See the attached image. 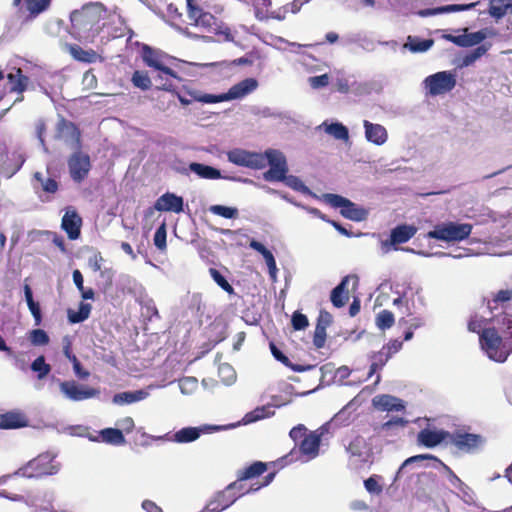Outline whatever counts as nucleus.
Wrapping results in <instances>:
<instances>
[{
  "label": "nucleus",
  "instance_id": "423d86ee",
  "mask_svg": "<svg viewBox=\"0 0 512 512\" xmlns=\"http://www.w3.org/2000/svg\"><path fill=\"white\" fill-rule=\"evenodd\" d=\"M472 229L473 226L469 223L449 221L437 224L427 233V237L444 242H460L470 236Z\"/></svg>",
  "mask_w": 512,
  "mask_h": 512
},
{
  "label": "nucleus",
  "instance_id": "c03bdc74",
  "mask_svg": "<svg viewBox=\"0 0 512 512\" xmlns=\"http://www.w3.org/2000/svg\"><path fill=\"white\" fill-rule=\"evenodd\" d=\"M489 48H490V45H488V46L480 45L477 48H475L474 50L468 52L462 58L461 66L462 67H467V66L472 65L476 60H478L483 55H485L487 53V51L489 50Z\"/></svg>",
  "mask_w": 512,
  "mask_h": 512
},
{
  "label": "nucleus",
  "instance_id": "a18cd8bd",
  "mask_svg": "<svg viewBox=\"0 0 512 512\" xmlns=\"http://www.w3.org/2000/svg\"><path fill=\"white\" fill-rule=\"evenodd\" d=\"M91 311V305L86 303H81L79 310L77 312L69 310L68 311V319L71 323H80L85 321Z\"/></svg>",
  "mask_w": 512,
  "mask_h": 512
},
{
  "label": "nucleus",
  "instance_id": "4468645a",
  "mask_svg": "<svg viewBox=\"0 0 512 512\" xmlns=\"http://www.w3.org/2000/svg\"><path fill=\"white\" fill-rule=\"evenodd\" d=\"M82 227V218L72 206L65 209L62 217L61 228L66 232L70 240H76L80 237Z\"/></svg>",
  "mask_w": 512,
  "mask_h": 512
},
{
  "label": "nucleus",
  "instance_id": "aec40b11",
  "mask_svg": "<svg viewBox=\"0 0 512 512\" xmlns=\"http://www.w3.org/2000/svg\"><path fill=\"white\" fill-rule=\"evenodd\" d=\"M450 432L445 430H431L424 428L419 431L417 441L420 445L427 448H433L445 440H449Z\"/></svg>",
  "mask_w": 512,
  "mask_h": 512
},
{
  "label": "nucleus",
  "instance_id": "f8f14e48",
  "mask_svg": "<svg viewBox=\"0 0 512 512\" xmlns=\"http://www.w3.org/2000/svg\"><path fill=\"white\" fill-rule=\"evenodd\" d=\"M228 160L238 166L251 169H263L265 167L262 153L249 152L242 149H234L228 152Z\"/></svg>",
  "mask_w": 512,
  "mask_h": 512
},
{
  "label": "nucleus",
  "instance_id": "a878e982",
  "mask_svg": "<svg viewBox=\"0 0 512 512\" xmlns=\"http://www.w3.org/2000/svg\"><path fill=\"white\" fill-rule=\"evenodd\" d=\"M28 426L26 415L19 411L0 414V429H18Z\"/></svg>",
  "mask_w": 512,
  "mask_h": 512
},
{
  "label": "nucleus",
  "instance_id": "e2e57ef3",
  "mask_svg": "<svg viewBox=\"0 0 512 512\" xmlns=\"http://www.w3.org/2000/svg\"><path fill=\"white\" fill-rule=\"evenodd\" d=\"M188 17L195 24L196 20L204 13L203 9L198 6L195 0H187Z\"/></svg>",
  "mask_w": 512,
  "mask_h": 512
},
{
  "label": "nucleus",
  "instance_id": "f257e3e1",
  "mask_svg": "<svg viewBox=\"0 0 512 512\" xmlns=\"http://www.w3.org/2000/svg\"><path fill=\"white\" fill-rule=\"evenodd\" d=\"M106 10L100 3L84 5L70 15L72 34L78 39H93L102 30Z\"/></svg>",
  "mask_w": 512,
  "mask_h": 512
},
{
  "label": "nucleus",
  "instance_id": "473e14b6",
  "mask_svg": "<svg viewBox=\"0 0 512 512\" xmlns=\"http://www.w3.org/2000/svg\"><path fill=\"white\" fill-rule=\"evenodd\" d=\"M274 415V411L271 409L270 405L256 407L254 410L248 412L243 417L242 421L244 424H251L256 421L268 418Z\"/></svg>",
  "mask_w": 512,
  "mask_h": 512
},
{
  "label": "nucleus",
  "instance_id": "3c124183",
  "mask_svg": "<svg viewBox=\"0 0 512 512\" xmlns=\"http://www.w3.org/2000/svg\"><path fill=\"white\" fill-rule=\"evenodd\" d=\"M209 211L217 216H221L226 219H234L238 216V210L234 207H227L223 205H212Z\"/></svg>",
  "mask_w": 512,
  "mask_h": 512
},
{
  "label": "nucleus",
  "instance_id": "cd10ccee",
  "mask_svg": "<svg viewBox=\"0 0 512 512\" xmlns=\"http://www.w3.org/2000/svg\"><path fill=\"white\" fill-rule=\"evenodd\" d=\"M509 303H512V287L500 289L499 291L492 293L491 298L487 300V308L491 313H493L500 307H506Z\"/></svg>",
  "mask_w": 512,
  "mask_h": 512
},
{
  "label": "nucleus",
  "instance_id": "c85d7f7f",
  "mask_svg": "<svg viewBox=\"0 0 512 512\" xmlns=\"http://www.w3.org/2000/svg\"><path fill=\"white\" fill-rule=\"evenodd\" d=\"M350 276H345L341 282L331 291L330 300L334 307L341 308L349 300L348 282Z\"/></svg>",
  "mask_w": 512,
  "mask_h": 512
},
{
  "label": "nucleus",
  "instance_id": "5fc2aeb1",
  "mask_svg": "<svg viewBox=\"0 0 512 512\" xmlns=\"http://www.w3.org/2000/svg\"><path fill=\"white\" fill-rule=\"evenodd\" d=\"M166 238H167V229H166V223L163 222L156 230L155 234H154V238H153V241H154V245L160 250V251H165L166 248H167V243H166Z\"/></svg>",
  "mask_w": 512,
  "mask_h": 512
},
{
  "label": "nucleus",
  "instance_id": "5701e85b",
  "mask_svg": "<svg viewBox=\"0 0 512 512\" xmlns=\"http://www.w3.org/2000/svg\"><path fill=\"white\" fill-rule=\"evenodd\" d=\"M218 429L217 426L184 427L173 434L172 440L177 443H189L197 440L202 433Z\"/></svg>",
  "mask_w": 512,
  "mask_h": 512
},
{
  "label": "nucleus",
  "instance_id": "e433bc0d",
  "mask_svg": "<svg viewBox=\"0 0 512 512\" xmlns=\"http://www.w3.org/2000/svg\"><path fill=\"white\" fill-rule=\"evenodd\" d=\"M227 493L228 492H227V488H226L223 492L219 493L214 500L209 502V504L206 506L205 511L206 512H221L224 509L228 508L230 505H232L235 502V500L237 499V496H233V497L229 498L228 500H226L224 503H221V499L224 498Z\"/></svg>",
  "mask_w": 512,
  "mask_h": 512
},
{
  "label": "nucleus",
  "instance_id": "a19ab883",
  "mask_svg": "<svg viewBox=\"0 0 512 512\" xmlns=\"http://www.w3.org/2000/svg\"><path fill=\"white\" fill-rule=\"evenodd\" d=\"M323 126L325 127V132L333 136L335 139L343 141H347L349 139V131L342 123H323Z\"/></svg>",
  "mask_w": 512,
  "mask_h": 512
},
{
  "label": "nucleus",
  "instance_id": "8fccbe9b",
  "mask_svg": "<svg viewBox=\"0 0 512 512\" xmlns=\"http://www.w3.org/2000/svg\"><path fill=\"white\" fill-rule=\"evenodd\" d=\"M281 182H284L286 186L289 188L301 192V193H310L309 188L303 183V181L294 175H285V179Z\"/></svg>",
  "mask_w": 512,
  "mask_h": 512
},
{
  "label": "nucleus",
  "instance_id": "c756f323",
  "mask_svg": "<svg viewBox=\"0 0 512 512\" xmlns=\"http://www.w3.org/2000/svg\"><path fill=\"white\" fill-rule=\"evenodd\" d=\"M7 79L11 86V92L22 94L27 89L29 78L22 73L20 68L16 69L15 73H9Z\"/></svg>",
  "mask_w": 512,
  "mask_h": 512
},
{
  "label": "nucleus",
  "instance_id": "f704fd0d",
  "mask_svg": "<svg viewBox=\"0 0 512 512\" xmlns=\"http://www.w3.org/2000/svg\"><path fill=\"white\" fill-rule=\"evenodd\" d=\"M153 77L151 78L147 71L145 70H135L131 77V83L134 87L147 91L151 89L153 82Z\"/></svg>",
  "mask_w": 512,
  "mask_h": 512
},
{
  "label": "nucleus",
  "instance_id": "ddd939ff",
  "mask_svg": "<svg viewBox=\"0 0 512 512\" xmlns=\"http://www.w3.org/2000/svg\"><path fill=\"white\" fill-rule=\"evenodd\" d=\"M59 387L61 392L72 401H82L98 394L96 389L79 385L74 380L62 381Z\"/></svg>",
  "mask_w": 512,
  "mask_h": 512
},
{
  "label": "nucleus",
  "instance_id": "20e7f679",
  "mask_svg": "<svg viewBox=\"0 0 512 512\" xmlns=\"http://www.w3.org/2000/svg\"><path fill=\"white\" fill-rule=\"evenodd\" d=\"M479 343L487 356L495 362L503 363L512 354V347L494 327L481 331Z\"/></svg>",
  "mask_w": 512,
  "mask_h": 512
},
{
  "label": "nucleus",
  "instance_id": "412c9836",
  "mask_svg": "<svg viewBox=\"0 0 512 512\" xmlns=\"http://www.w3.org/2000/svg\"><path fill=\"white\" fill-rule=\"evenodd\" d=\"M183 205L184 202L181 196L167 192L156 200L154 208L157 211H170L174 213H180L183 211Z\"/></svg>",
  "mask_w": 512,
  "mask_h": 512
},
{
  "label": "nucleus",
  "instance_id": "9d476101",
  "mask_svg": "<svg viewBox=\"0 0 512 512\" xmlns=\"http://www.w3.org/2000/svg\"><path fill=\"white\" fill-rule=\"evenodd\" d=\"M424 83L429 95L438 96L453 90L456 86V78L449 71H441L428 76Z\"/></svg>",
  "mask_w": 512,
  "mask_h": 512
},
{
  "label": "nucleus",
  "instance_id": "ea45409f",
  "mask_svg": "<svg viewBox=\"0 0 512 512\" xmlns=\"http://www.w3.org/2000/svg\"><path fill=\"white\" fill-rule=\"evenodd\" d=\"M51 0H24L30 18H35L49 8Z\"/></svg>",
  "mask_w": 512,
  "mask_h": 512
},
{
  "label": "nucleus",
  "instance_id": "bb28decb",
  "mask_svg": "<svg viewBox=\"0 0 512 512\" xmlns=\"http://www.w3.org/2000/svg\"><path fill=\"white\" fill-rule=\"evenodd\" d=\"M417 232L416 227L411 225H398L392 229L389 242H384L385 245H397L408 242Z\"/></svg>",
  "mask_w": 512,
  "mask_h": 512
},
{
  "label": "nucleus",
  "instance_id": "72a5a7b5",
  "mask_svg": "<svg viewBox=\"0 0 512 512\" xmlns=\"http://www.w3.org/2000/svg\"><path fill=\"white\" fill-rule=\"evenodd\" d=\"M496 321L503 339L512 347V314L502 313Z\"/></svg>",
  "mask_w": 512,
  "mask_h": 512
},
{
  "label": "nucleus",
  "instance_id": "bf43d9fd",
  "mask_svg": "<svg viewBox=\"0 0 512 512\" xmlns=\"http://www.w3.org/2000/svg\"><path fill=\"white\" fill-rule=\"evenodd\" d=\"M262 256L264 257L265 262L267 264L268 272H269V276H270L271 281L276 282L278 268H277V265H276V260L274 258V255L272 254V252L270 250L267 249L262 254Z\"/></svg>",
  "mask_w": 512,
  "mask_h": 512
},
{
  "label": "nucleus",
  "instance_id": "0eeeda50",
  "mask_svg": "<svg viewBox=\"0 0 512 512\" xmlns=\"http://www.w3.org/2000/svg\"><path fill=\"white\" fill-rule=\"evenodd\" d=\"M265 166L268 164L270 168L264 172L263 178L268 182H279L285 179L288 172L287 160L284 154L275 149H268L262 153Z\"/></svg>",
  "mask_w": 512,
  "mask_h": 512
},
{
  "label": "nucleus",
  "instance_id": "a211bd4d",
  "mask_svg": "<svg viewBox=\"0 0 512 512\" xmlns=\"http://www.w3.org/2000/svg\"><path fill=\"white\" fill-rule=\"evenodd\" d=\"M56 137L76 147L81 144V132L73 122L61 117L56 126Z\"/></svg>",
  "mask_w": 512,
  "mask_h": 512
},
{
  "label": "nucleus",
  "instance_id": "052dcab7",
  "mask_svg": "<svg viewBox=\"0 0 512 512\" xmlns=\"http://www.w3.org/2000/svg\"><path fill=\"white\" fill-rule=\"evenodd\" d=\"M486 324V319L483 316L478 314H474L470 317L467 328L470 332L481 334V331L484 330V326Z\"/></svg>",
  "mask_w": 512,
  "mask_h": 512
},
{
  "label": "nucleus",
  "instance_id": "603ef678",
  "mask_svg": "<svg viewBox=\"0 0 512 512\" xmlns=\"http://www.w3.org/2000/svg\"><path fill=\"white\" fill-rule=\"evenodd\" d=\"M381 480V476L372 475L364 481V487L370 494L379 495L383 491V486L380 483Z\"/></svg>",
  "mask_w": 512,
  "mask_h": 512
},
{
  "label": "nucleus",
  "instance_id": "39448f33",
  "mask_svg": "<svg viewBox=\"0 0 512 512\" xmlns=\"http://www.w3.org/2000/svg\"><path fill=\"white\" fill-rule=\"evenodd\" d=\"M58 470L59 464L55 462V457L49 453H42L19 468L15 474L26 478H42L54 475Z\"/></svg>",
  "mask_w": 512,
  "mask_h": 512
},
{
  "label": "nucleus",
  "instance_id": "0e129e2a",
  "mask_svg": "<svg viewBox=\"0 0 512 512\" xmlns=\"http://www.w3.org/2000/svg\"><path fill=\"white\" fill-rule=\"evenodd\" d=\"M291 322L294 330H303L309 325L307 316L300 312L293 313Z\"/></svg>",
  "mask_w": 512,
  "mask_h": 512
},
{
  "label": "nucleus",
  "instance_id": "f3484780",
  "mask_svg": "<svg viewBox=\"0 0 512 512\" xmlns=\"http://www.w3.org/2000/svg\"><path fill=\"white\" fill-rule=\"evenodd\" d=\"M173 66L174 64L168 65L169 74L162 71H154L153 80L156 89L176 93L177 83L182 82L183 79L174 71Z\"/></svg>",
  "mask_w": 512,
  "mask_h": 512
},
{
  "label": "nucleus",
  "instance_id": "dca6fc26",
  "mask_svg": "<svg viewBox=\"0 0 512 512\" xmlns=\"http://www.w3.org/2000/svg\"><path fill=\"white\" fill-rule=\"evenodd\" d=\"M448 442L454 445L459 451L469 453L481 444L482 438L477 434L457 431L455 433H450Z\"/></svg>",
  "mask_w": 512,
  "mask_h": 512
},
{
  "label": "nucleus",
  "instance_id": "49530a36",
  "mask_svg": "<svg viewBox=\"0 0 512 512\" xmlns=\"http://www.w3.org/2000/svg\"><path fill=\"white\" fill-rule=\"evenodd\" d=\"M33 177L41 184L44 192L55 194L58 191L59 183L54 178L44 179L41 172H35Z\"/></svg>",
  "mask_w": 512,
  "mask_h": 512
},
{
  "label": "nucleus",
  "instance_id": "393cba45",
  "mask_svg": "<svg viewBox=\"0 0 512 512\" xmlns=\"http://www.w3.org/2000/svg\"><path fill=\"white\" fill-rule=\"evenodd\" d=\"M365 137L367 141L375 145H383L388 139V133L384 126L364 120Z\"/></svg>",
  "mask_w": 512,
  "mask_h": 512
},
{
  "label": "nucleus",
  "instance_id": "58836bf2",
  "mask_svg": "<svg viewBox=\"0 0 512 512\" xmlns=\"http://www.w3.org/2000/svg\"><path fill=\"white\" fill-rule=\"evenodd\" d=\"M101 437L104 442L112 445H123L126 440L120 429L106 428L101 431Z\"/></svg>",
  "mask_w": 512,
  "mask_h": 512
},
{
  "label": "nucleus",
  "instance_id": "37998d69",
  "mask_svg": "<svg viewBox=\"0 0 512 512\" xmlns=\"http://www.w3.org/2000/svg\"><path fill=\"white\" fill-rule=\"evenodd\" d=\"M194 25L201 27L208 32H217V19L209 12L204 11V13L196 20Z\"/></svg>",
  "mask_w": 512,
  "mask_h": 512
},
{
  "label": "nucleus",
  "instance_id": "864d4df0",
  "mask_svg": "<svg viewBox=\"0 0 512 512\" xmlns=\"http://www.w3.org/2000/svg\"><path fill=\"white\" fill-rule=\"evenodd\" d=\"M376 324L382 330L391 328L394 324L393 313L389 310H382L377 314Z\"/></svg>",
  "mask_w": 512,
  "mask_h": 512
},
{
  "label": "nucleus",
  "instance_id": "7ed1b4c3",
  "mask_svg": "<svg viewBox=\"0 0 512 512\" xmlns=\"http://www.w3.org/2000/svg\"><path fill=\"white\" fill-rule=\"evenodd\" d=\"M258 87V81L255 78H245L234 84L226 93L219 95L200 93L199 91H190L192 99L197 102L215 104L225 101L242 99L252 93Z\"/></svg>",
  "mask_w": 512,
  "mask_h": 512
},
{
  "label": "nucleus",
  "instance_id": "2eb2a0df",
  "mask_svg": "<svg viewBox=\"0 0 512 512\" xmlns=\"http://www.w3.org/2000/svg\"><path fill=\"white\" fill-rule=\"evenodd\" d=\"M402 345L403 343L400 340H391L386 346L382 348L381 351L376 353L373 356L374 361L371 363L369 368L368 378L375 374L378 370H381L389 358L402 348Z\"/></svg>",
  "mask_w": 512,
  "mask_h": 512
},
{
  "label": "nucleus",
  "instance_id": "f03ea898",
  "mask_svg": "<svg viewBox=\"0 0 512 512\" xmlns=\"http://www.w3.org/2000/svg\"><path fill=\"white\" fill-rule=\"evenodd\" d=\"M327 431L325 425L314 431H308L305 425L298 424L290 430L289 436L298 446L299 452L310 460L318 456L321 439Z\"/></svg>",
  "mask_w": 512,
  "mask_h": 512
},
{
  "label": "nucleus",
  "instance_id": "4c0bfd02",
  "mask_svg": "<svg viewBox=\"0 0 512 512\" xmlns=\"http://www.w3.org/2000/svg\"><path fill=\"white\" fill-rule=\"evenodd\" d=\"M511 0H490L489 3V14L495 19L503 18L507 10L512 6Z\"/></svg>",
  "mask_w": 512,
  "mask_h": 512
},
{
  "label": "nucleus",
  "instance_id": "6e6552de",
  "mask_svg": "<svg viewBox=\"0 0 512 512\" xmlns=\"http://www.w3.org/2000/svg\"><path fill=\"white\" fill-rule=\"evenodd\" d=\"M323 199L333 208H340L341 215L349 220L358 222L365 220L367 217L365 209L358 207L355 203L341 195L326 193L323 195Z\"/></svg>",
  "mask_w": 512,
  "mask_h": 512
},
{
  "label": "nucleus",
  "instance_id": "4d7b16f0",
  "mask_svg": "<svg viewBox=\"0 0 512 512\" xmlns=\"http://www.w3.org/2000/svg\"><path fill=\"white\" fill-rule=\"evenodd\" d=\"M423 460H435V461H438L437 457H435L433 455H430V454H419V455H415V456L409 457L399 467V469L397 471V477H399L400 474L403 473V471L408 466H410L411 464L417 463V462H421Z\"/></svg>",
  "mask_w": 512,
  "mask_h": 512
},
{
  "label": "nucleus",
  "instance_id": "2f4dec72",
  "mask_svg": "<svg viewBox=\"0 0 512 512\" xmlns=\"http://www.w3.org/2000/svg\"><path fill=\"white\" fill-rule=\"evenodd\" d=\"M189 169L203 179H219L221 178L220 170L205 164L192 162Z\"/></svg>",
  "mask_w": 512,
  "mask_h": 512
},
{
  "label": "nucleus",
  "instance_id": "69168bd1",
  "mask_svg": "<svg viewBox=\"0 0 512 512\" xmlns=\"http://www.w3.org/2000/svg\"><path fill=\"white\" fill-rule=\"evenodd\" d=\"M326 341V329L316 325L313 337V344L316 348H322Z\"/></svg>",
  "mask_w": 512,
  "mask_h": 512
},
{
  "label": "nucleus",
  "instance_id": "13d9d810",
  "mask_svg": "<svg viewBox=\"0 0 512 512\" xmlns=\"http://www.w3.org/2000/svg\"><path fill=\"white\" fill-rule=\"evenodd\" d=\"M270 350L274 358L286 367H291L294 371H302L299 366H292L289 358L273 342L270 343Z\"/></svg>",
  "mask_w": 512,
  "mask_h": 512
},
{
  "label": "nucleus",
  "instance_id": "c9c22d12",
  "mask_svg": "<svg viewBox=\"0 0 512 512\" xmlns=\"http://www.w3.org/2000/svg\"><path fill=\"white\" fill-rule=\"evenodd\" d=\"M147 396V393L143 390H137L133 392H122L115 394L113 402L116 404H131L140 400H143Z\"/></svg>",
  "mask_w": 512,
  "mask_h": 512
},
{
  "label": "nucleus",
  "instance_id": "b1692460",
  "mask_svg": "<svg viewBox=\"0 0 512 512\" xmlns=\"http://www.w3.org/2000/svg\"><path fill=\"white\" fill-rule=\"evenodd\" d=\"M373 406L380 411H402L405 406L401 399L389 395L381 394L372 399Z\"/></svg>",
  "mask_w": 512,
  "mask_h": 512
},
{
  "label": "nucleus",
  "instance_id": "6ab92c4d",
  "mask_svg": "<svg viewBox=\"0 0 512 512\" xmlns=\"http://www.w3.org/2000/svg\"><path fill=\"white\" fill-rule=\"evenodd\" d=\"M267 471V464L261 461H255L248 467L239 470L237 480L227 486V492H231L236 488L242 487V482L254 479Z\"/></svg>",
  "mask_w": 512,
  "mask_h": 512
},
{
  "label": "nucleus",
  "instance_id": "4be33fe9",
  "mask_svg": "<svg viewBox=\"0 0 512 512\" xmlns=\"http://www.w3.org/2000/svg\"><path fill=\"white\" fill-rule=\"evenodd\" d=\"M487 37V34L484 30H479L477 32L466 33L462 35H452L447 34L444 35V38L459 47H472L480 44Z\"/></svg>",
  "mask_w": 512,
  "mask_h": 512
},
{
  "label": "nucleus",
  "instance_id": "1a4fd4ad",
  "mask_svg": "<svg viewBox=\"0 0 512 512\" xmlns=\"http://www.w3.org/2000/svg\"><path fill=\"white\" fill-rule=\"evenodd\" d=\"M143 63L153 71L169 74V64H175V58L161 49L144 44L140 51Z\"/></svg>",
  "mask_w": 512,
  "mask_h": 512
},
{
  "label": "nucleus",
  "instance_id": "9b49d317",
  "mask_svg": "<svg viewBox=\"0 0 512 512\" xmlns=\"http://www.w3.org/2000/svg\"><path fill=\"white\" fill-rule=\"evenodd\" d=\"M68 168L72 180L76 183H81L87 178L91 169L89 155L81 151L74 152L68 159Z\"/></svg>",
  "mask_w": 512,
  "mask_h": 512
},
{
  "label": "nucleus",
  "instance_id": "6e6d98bb",
  "mask_svg": "<svg viewBox=\"0 0 512 512\" xmlns=\"http://www.w3.org/2000/svg\"><path fill=\"white\" fill-rule=\"evenodd\" d=\"M29 340L34 346H44L50 341L48 334L43 329H33L30 331Z\"/></svg>",
  "mask_w": 512,
  "mask_h": 512
},
{
  "label": "nucleus",
  "instance_id": "774afa93",
  "mask_svg": "<svg viewBox=\"0 0 512 512\" xmlns=\"http://www.w3.org/2000/svg\"><path fill=\"white\" fill-rule=\"evenodd\" d=\"M332 322L333 317L331 313L326 310H320L316 325H319V327L327 329V327H329L332 324Z\"/></svg>",
  "mask_w": 512,
  "mask_h": 512
},
{
  "label": "nucleus",
  "instance_id": "79ce46f5",
  "mask_svg": "<svg viewBox=\"0 0 512 512\" xmlns=\"http://www.w3.org/2000/svg\"><path fill=\"white\" fill-rule=\"evenodd\" d=\"M433 44V39H420L418 37L409 36L408 43L405 45V47H408V49L413 53H418L429 50Z\"/></svg>",
  "mask_w": 512,
  "mask_h": 512
},
{
  "label": "nucleus",
  "instance_id": "09e8293b",
  "mask_svg": "<svg viewBox=\"0 0 512 512\" xmlns=\"http://www.w3.org/2000/svg\"><path fill=\"white\" fill-rule=\"evenodd\" d=\"M209 274L212 277V279L217 283V285L220 286L225 292H227L230 295L234 294V288L219 270H217L216 268H210Z\"/></svg>",
  "mask_w": 512,
  "mask_h": 512
},
{
  "label": "nucleus",
  "instance_id": "7c9ffc66",
  "mask_svg": "<svg viewBox=\"0 0 512 512\" xmlns=\"http://www.w3.org/2000/svg\"><path fill=\"white\" fill-rule=\"evenodd\" d=\"M69 52L75 60L83 63H94L99 57L93 49L85 50L76 44L70 45Z\"/></svg>",
  "mask_w": 512,
  "mask_h": 512
},
{
  "label": "nucleus",
  "instance_id": "de8ad7c7",
  "mask_svg": "<svg viewBox=\"0 0 512 512\" xmlns=\"http://www.w3.org/2000/svg\"><path fill=\"white\" fill-rule=\"evenodd\" d=\"M31 369L38 373V379H43L50 373L51 366L45 362V357L40 355L32 362Z\"/></svg>",
  "mask_w": 512,
  "mask_h": 512
},
{
  "label": "nucleus",
  "instance_id": "680f3d73",
  "mask_svg": "<svg viewBox=\"0 0 512 512\" xmlns=\"http://www.w3.org/2000/svg\"><path fill=\"white\" fill-rule=\"evenodd\" d=\"M476 4L470 3V4H451L439 7L434 10L433 13H449V12H458V11H465L473 8Z\"/></svg>",
  "mask_w": 512,
  "mask_h": 512
},
{
  "label": "nucleus",
  "instance_id": "338daca9",
  "mask_svg": "<svg viewBox=\"0 0 512 512\" xmlns=\"http://www.w3.org/2000/svg\"><path fill=\"white\" fill-rule=\"evenodd\" d=\"M408 421L402 417H394L381 425L382 430H390L393 427H405Z\"/></svg>",
  "mask_w": 512,
  "mask_h": 512
}]
</instances>
